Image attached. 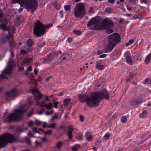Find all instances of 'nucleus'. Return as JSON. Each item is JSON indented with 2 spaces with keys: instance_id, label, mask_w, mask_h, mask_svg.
Segmentation results:
<instances>
[{
  "instance_id": "5fc2aeb1",
  "label": "nucleus",
  "mask_w": 151,
  "mask_h": 151,
  "mask_svg": "<svg viewBox=\"0 0 151 151\" xmlns=\"http://www.w3.org/2000/svg\"><path fill=\"white\" fill-rule=\"evenodd\" d=\"M142 57L143 56L141 55L139 56L137 58V60L138 61H140L142 60Z\"/></svg>"
},
{
  "instance_id": "4468645a",
  "label": "nucleus",
  "mask_w": 151,
  "mask_h": 151,
  "mask_svg": "<svg viewBox=\"0 0 151 151\" xmlns=\"http://www.w3.org/2000/svg\"><path fill=\"white\" fill-rule=\"evenodd\" d=\"M39 105L41 107H45L47 110H49L52 109V104L51 103H50L48 104H45L43 105H41V104Z\"/></svg>"
},
{
  "instance_id": "412c9836",
  "label": "nucleus",
  "mask_w": 151,
  "mask_h": 151,
  "mask_svg": "<svg viewBox=\"0 0 151 151\" xmlns=\"http://www.w3.org/2000/svg\"><path fill=\"white\" fill-rule=\"evenodd\" d=\"M86 139L89 141L91 140L92 139V135L90 133H86Z\"/></svg>"
},
{
  "instance_id": "9d476101",
  "label": "nucleus",
  "mask_w": 151,
  "mask_h": 151,
  "mask_svg": "<svg viewBox=\"0 0 151 151\" xmlns=\"http://www.w3.org/2000/svg\"><path fill=\"white\" fill-rule=\"evenodd\" d=\"M61 52L60 51L58 52L52 51L49 53L47 56V58H42L43 60V63H49L53 60V58L56 57H58V55L59 54H61Z\"/></svg>"
},
{
  "instance_id": "69168bd1",
  "label": "nucleus",
  "mask_w": 151,
  "mask_h": 151,
  "mask_svg": "<svg viewBox=\"0 0 151 151\" xmlns=\"http://www.w3.org/2000/svg\"><path fill=\"white\" fill-rule=\"evenodd\" d=\"M127 9L129 11H130L132 9V7H130L129 6L127 5L126 6Z\"/></svg>"
},
{
  "instance_id": "37998d69",
  "label": "nucleus",
  "mask_w": 151,
  "mask_h": 151,
  "mask_svg": "<svg viewBox=\"0 0 151 151\" xmlns=\"http://www.w3.org/2000/svg\"><path fill=\"white\" fill-rule=\"evenodd\" d=\"M114 30L113 29H109L106 31V33L109 34L113 32Z\"/></svg>"
},
{
  "instance_id": "7c9ffc66",
  "label": "nucleus",
  "mask_w": 151,
  "mask_h": 151,
  "mask_svg": "<svg viewBox=\"0 0 151 151\" xmlns=\"http://www.w3.org/2000/svg\"><path fill=\"white\" fill-rule=\"evenodd\" d=\"M25 141L27 144L28 145H31V142L30 139L27 137H25Z\"/></svg>"
},
{
  "instance_id": "a19ab883",
  "label": "nucleus",
  "mask_w": 151,
  "mask_h": 151,
  "mask_svg": "<svg viewBox=\"0 0 151 151\" xmlns=\"http://www.w3.org/2000/svg\"><path fill=\"white\" fill-rule=\"evenodd\" d=\"M52 131L51 130H48L47 131H44V132L45 134L50 135Z\"/></svg>"
},
{
  "instance_id": "ddd939ff",
  "label": "nucleus",
  "mask_w": 151,
  "mask_h": 151,
  "mask_svg": "<svg viewBox=\"0 0 151 151\" xmlns=\"http://www.w3.org/2000/svg\"><path fill=\"white\" fill-rule=\"evenodd\" d=\"M88 96L86 94H80L78 96V98L79 101L81 103H84L86 102Z\"/></svg>"
},
{
  "instance_id": "473e14b6",
  "label": "nucleus",
  "mask_w": 151,
  "mask_h": 151,
  "mask_svg": "<svg viewBox=\"0 0 151 151\" xmlns=\"http://www.w3.org/2000/svg\"><path fill=\"white\" fill-rule=\"evenodd\" d=\"M73 33L74 34L78 36L80 35L81 34V32L79 30H74Z\"/></svg>"
},
{
  "instance_id": "dca6fc26",
  "label": "nucleus",
  "mask_w": 151,
  "mask_h": 151,
  "mask_svg": "<svg viewBox=\"0 0 151 151\" xmlns=\"http://www.w3.org/2000/svg\"><path fill=\"white\" fill-rule=\"evenodd\" d=\"M96 68L99 70H103L104 68V66L103 65H101L99 62H97L96 65Z\"/></svg>"
},
{
  "instance_id": "0eeeda50",
  "label": "nucleus",
  "mask_w": 151,
  "mask_h": 151,
  "mask_svg": "<svg viewBox=\"0 0 151 151\" xmlns=\"http://www.w3.org/2000/svg\"><path fill=\"white\" fill-rule=\"evenodd\" d=\"M85 6L81 3L76 4L74 9V14L77 18H80L84 17L86 14Z\"/></svg>"
},
{
  "instance_id": "4c0bfd02",
  "label": "nucleus",
  "mask_w": 151,
  "mask_h": 151,
  "mask_svg": "<svg viewBox=\"0 0 151 151\" xmlns=\"http://www.w3.org/2000/svg\"><path fill=\"white\" fill-rule=\"evenodd\" d=\"M131 103V105H134L137 104V101L136 99L133 100L132 101Z\"/></svg>"
},
{
  "instance_id": "aec40b11",
  "label": "nucleus",
  "mask_w": 151,
  "mask_h": 151,
  "mask_svg": "<svg viewBox=\"0 0 151 151\" xmlns=\"http://www.w3.org/2000/svg\"><path fill=\"white\" fill-rule=\"evenodd\" d=\"M14 24L16 25L19 26L21 24V22L19 18H17L14 21Z\"/></svg>"
},
{
  "instance_id": "c9c22d12",
  "label": "nucleus",
  "mask_w": 151,
  "mask_h": 151,
  "mask_svg": "<svg viewBox=\"0 0 151 151\" xmlns=\"http://www.w3.org/2000/svg\"><path fill=\"white\" fill-rule=\"evenodd\" d=\"M127 120V118L125 116H122L121 118V121L122 122L125 123Z\"/></svg>"
},
{
  "instance_id": "f704fd0d",
  "label": "nucleus",
  "mask_w": 151,
  "mask_h": 151,
  "mask_svg": "<svg viewBox=\"0 0 151 151\" xmlns=\"http://www.w3.org/2000/svg\"><path fill=\"white\" fill-rule=\"evenodd\" d=\"M62 142L59 141L56 145V147L57 148H59L62 146Z\"/></svg>"
},
{
  "instance_id": "4be33fe9",
  "label": "nucleus",
  "mask_w": 151,
  "mask_h": 151,
  "mask_svg": "<svg viewBox=\"0 0 151 151\" xmlns=\"http://www.w3.org/2000/svg\"><path fill=\"white\" fill-rule=\"evenodd\" d=\"M34 43L33 41L31 39H29L26 42L27 45L29 47L32 46Z\"/></svg>"
},
{
  "instance_id": "052dcab7",
  "label": "nucleus",
  "mask_w": 151,
  "mask_h": 151,
  "mask_svg": "<svg viewBox=\"0 0 151 151\" xmlns=\"http://www.w3.org/2000/svg\"><path fill=\"white\" fill-rule=\"evenodd\" d=\"M24 70V68L23 67H19V71H23Z\"/></svg>"
},
{
  "instance_id": "c85d7f7f",
  "label": "nucleus",
  "mask_w": 151,
  "mask_h": 151,
  "mask_svg": "<svg viewBox=\"0 0 151 151\" xmlns=\"http://www.w3.org/2000/svg\"><path fill=\"white\" fill-rule=\"evenodd\" d=\"M9 37L8 36H7L6 37L2 38L1 40H2L3 43H4L5 42H6L7 40H9Z\"/></svg>"
},
{
  "instance_id": "338daca9",
  "label": "nucleus",
  "mask_w": 151,
  "mask_h": 151,
  "mask_svg": "<svg viewBox=\"0 0 151 151\" xmlns=\"http://www.w3.org/2000/svg\"><path fill=\"white\" fill-rule=\"evenodd\" d=\"M33 131H34V132L35 133H36L37 132V128L36 127H34L33 128Z\"/></svg>"
},
{
  "instance_id": "72a5a7b5",
  "label": "nucleus",
  "mask_w": 151,
  "mask_h": 151,
  "mask_svg": "<svg viewBox=\"0 0 151 151\" xmlns=\"http://www.w3.org/2000/svg\"><path fill=\"white\" fill-rule=\"evenodd\" d=\"M10 46L11 47L13 48L15 47V44L13 40L9 42Z\"/></svg>"
},
{
  "instance_id": "58836bf2",
  "label": "nucleus",
  "mask_w": 151,
  "mask_h": 151,
  "mask_svg": "<svg viewBox=\"0 0 151 151\" xmlns=\"http://www.w3.org/2000/svg\"><path fill=\"white\" fill-rule=\"evenodd\" d=\"M64 8L66 11H68L70 9V6L69 5H65L64 6Z\"/></svg>"
},
{
  "instance_id": "bb28decb",
  "label": "nucleus",
  "mask_w": 151,
  "mask_h": 151,
  "mask_svg": "<svg viewBox=\"0 0 151 151\" xmlns=\"http://www.w3.org/2000/svg\"><path fill=\"white\" fill-rule=\"evenodd\" d=\"M70 101V99H65L63 101V104L65 106L69 104V102Z\"/></svg>"
},
{
  "instance_id": "6e6552de",
  "label": "nucleus",
  "mask_w": 151,
  "mask_h": 151,
  "mask_svg": "<svg viewBox=\"0 0 151 151\" xmlns=\"http://www.w3.org/2000/svg\"><path fill=\"white\" fill-rule=\"evenodd\" d=\"M33 32L34 35L36 36L40 37L45 33L44 25L39 20H37L35 23Z\"/></svg>"
},
{
  "instance_id": "bf43d9fd",
  "label": "nucleus",
  "mask_w": 151,
  "mask_h": 151,
  "mask_svg": "<svg viewBox=\"0 0 151 151\" xmlns=\"http://www.w3.org/2000/svg\"><path fill=\"white\" fill-rule=\"evenodd\" d=\"M35 81L36 82H40L41 81V77L40 76L39 77L37 80H35Z\"/></svg>"
},
{
  "instance_id": "ea45409f",
  "label": "nucleus",
  "mask_w": 151,
  "mask_h": 151,
  "mask_svg": "<svg viewBox=\"0 0 151 151\" xmlns=\"http://www.w3.org/2000/svg\"><path fill=\"white\" fill-rule=\"evenodd\" d=\"M15 28L14 26H12V28L10 29L9 31L11 32L12 34H14L15 31Z\"/></svg>"
},
{
  "instance_id": "8fccbe9b",
  "label": "nucleus",
  "mask_w": 151,
  "mask_h": 151,
  "mask_svg": "<svg viewBox=\"0 0 151 151\" xmlns=\"http://www.w3.org/2000/svg\"><path fill=\"white\" fill-rule=\"evenodd\" d=\"M37 94V98L39 99H40L42 98V95H41L39 92Z\"/></svg>"
},
{
  "instance_id": "f8f14e48",
  "label": "nucleus",
  "mask_w": 151,
  "mask_h": 151,
  "mask_svg": "<svg viewBox=\"0 0 151 151\" xmlns=\"http://www.w3.org/2000/svg\"><path fill=\"white\" fill-rule=\"evenodd\" d=\"M68 136L69 139H71L72 137V132L73 131V127L71 125H69L68 127Z\"/></svg>"
},
{
  "instance_id": "c756f323",
  "label": "nucleus",
  "mask_w": 151,
  "mask_h": 151,
  "mask_svg": "<svg viewBox=\"0 0 151 151\" xmlns=\"http://www.w3.org/2000/svg\"><path fill=\"white\" fill-rule=\"evenodd\" d=\"M77 137L78 140H81L83 139V135L81 133H78L77 134Z\"/></svg>"
},
{
  "instance_id": "f03ea898",
  "label": "nucleus",
  "mask_w": 151,
  "mask_h": 151,
  "mask_svg": "<svg viewBox=\"0 0 151 151\" xmlns=\"http://www.w3.org/2000/svg\"><path fill=\"white\" fill-rule=\"evenodd\" d=\"M109 94L104 88L101 91L96 92L92 95L88 96L86 102L88 106H98L102 99L109 100Z\"/></svg>"
},
{
  "instance_id": "cd10ccee",
  "label": "nucleus",
  "mask_w": 151,
  "mask_h": 151,
  "mask_svg": "<svg viewBox=\"0 0 151 151\" xmlns=\"http://www.w3.org/2000/svg\"><path fill=\"white\" fill-rule=\"evenodd\" d=\"M52 26V24L51 23H50L49 24L44 25L45 31L46 29H49Z\"/></svg>"
},
{
  "instance_id": "39448f33",
  "label": "nucleus",
  "mask_w": 151,
  "mask_h": 151,
  "mask_svg": "<svg viewBox=\"0 0 151 151\" xmlns=\"http://www.w3.org/2000/svg\"><path fill=\"white\" fill-rule=\"evenodd\" d=\"M26 111V110H24L22 108L16 109L14 113L10 114L7 117L4 116L3 122L10 123L13 121H19L21 119L23 114Z\"/></svg>"
},
{
  "instance_id": "864d4df0",
  "label": "nucleus",
  "mask_w": 151,
  "mask_h": 151,
  "mask_svg": "<svg viewBox=\"0 0 151 151\" xmlns=\"http://www.w3.org/2000/svg\"><path fill=\"white\" fill-rule=\"evenodd\" d=\"M58 117V116L57 115H55L54 116H52V118L50 119V121H52L54 119H55L57 118Z\"/></svg>"
},
{
  "instance_id": "3c124183",
  "label": "nucleus",
  "mask_w": 151,
  "mask_h": 151,
  "mask_svg": "<svg viewBox=\"0 0 151 151\" xmlns=\"http://www.w3.org/2000/svg\"><path fill=\"white\" fill-rule=\"evenodd\" d=\"M28 134V135L30 136V137H35L34 135L32 133H31V132L30 131L29 132Z\"/></svg>"
},
{
  "instance_id": "f257e3e1",
  "label": "nucleus",
  "mask_w": 151,
  "mask_h": 151,
  "mask_svg": "<svg viewBox=\"0 0 151 151\" xmlns=\"http://www.w3.org/2000/svg\"><path fill=\"white\" fill-rule=\"evenodd\" d=\"M91 27L90 29L93 30H101L103 29H109L112 28L114 25V23L111 19L108 18L104 19L102 22L101 18L98 17L92 19L87 25L88 27Z\"/></svg>"
},
{
  "instance_id": "6ab92c4d",
  "label": "nucleus",
  "mask_w": 151,
  "mask_h": 151,
  "mask_svg": "<svg viewBox=\"0 0 151 151\" xmlns=\"http://www.w3.org/2000/svg\"><path fill=\"white\" fill-rule=\"evenodd\" d=\"M151 60V54H149L146 57V59L145 60L146 64H148L150 62Z\"/></svg>"
},
{
  "instance_id": "13d9d810",
  "label": "nucleus",
  "mask_w": 151,
  "mask_h": 151,
  "mask_svg": "<svg viewBox=\"0 0 151 151\" xmlns=\"http://www.w3.org/2000/svg\"><path fill=\"white\" fill-rule=\"evenodd\" d=\"M106 55L104 54H103L101 55H100L99 57L100 58H104L105 57H106Z\"/></svg>"
},
{
  "instance_id": "20e7f679",
  "label": "nucleus",
  "mask_w": 151,
  "mask_h": 151,
  "mask_svg": "<svg viewBox=\"0 0 151 151\" xmlns=\"http://www.w3.org/2000/svg\"><path fill=\"white\" fill-rule=\"evenodd\" d=\"M108 37L109 41L107 45L104 47L103 50L98 51L97 52V55H100L104 52L106 53L111 51L116 44L121 41L119 35L117 33H114L110 35Z\"/></svg>"
},
{
  "instance_id": "b1692460",
  "label": "nucleus",
  "mask_w": 151,
  "mask_h": 151,
  "mask_svg": "<svg viewBox=\"0 0 151 151\" xmlns=\"http://www.w3.org/2000/svg\"><path fill=\"white\" fill-rule=\"evenodd\" d=\"M134 75L133 73H131L129 74V78H127L126 79V81L127 82H129L130 81H131L132 80V79H133V78L134 77Z\"/></svg>"
},
{
  "instance_id": "680f3d73",
  "label": "nucleus",
  "mask_w": 151,
  "mask_h": 151,
  "mask_svg": "<svg viewBox=\"0 0 151 151\" xmlns=\"http://www.w3.org/2000/svg\"><path fill=\"white\" fill-rule=\"evenodd\" d=\"M93 7H90L89 9L88 12L90 13H92L93 12Z\"/></svg>"
},
{
  "instance_id": "49530a36",
  "label": "nucleus",
  "mask_w": 151,
  "mask_h": 151,
  "mask_svg": "<svg viewBox=\"0 0 151 151\" xmlns=\"http://www.w3.org/2000/svg\"><path fill=\"white\" fill-rule=\"evenodd\" d=\"M142 16L140 14H135L134 15V17L136 18L140 19L142 18Z\"/></svg>"
},
{
  "instance_id": "de8ad7c7",
  "label": "nucleus",
  "mask_w": 151,
  "mask_h": 151,
  "mask_svg": "<svg viewBox=\"0 0 151 151\" xmlns=\"http://www.w3.org/2000/svg\"><path fill=\"white\" fill-rule=\"evenodd\" d=\"M150 80L148 79H145L144 81L143 82V83L145 84H147V83H150Z\"/></svg>"
},
{
  "instance_id": "2eb2a0df",
  "label": "nucleus",
  "mask_w": 151,
  "mask_h": 151,
  "mask_svg": "<svg viewBox=\"0 0 151 151\" xmlns=\"http://www.w3.org/2000/svg\"><path fill=\"white\" fill-rule=\"evenodd\" d=\"M69 56V54H65L61 56L59 59H60L61 62H63L64 60H67Z\"/></svg>"
},
{
  "instance_id": "4d7b16f0",
  "label": "nucleus",
  "mask_w": 151,
  "mask_h": 151,
  "mask_svg": "<svg viewBox=\"0 0 151 151\" xmlns=\"http://www.w3.org/2000/svg\"><path fill=\"white\" fill-rule=\"evenodd\" d=\"M33 114V113L32 111H31L29 113L27 114V116L28 117H30Z\"/></svg>"
},
{
  "instance_id": "0e129e2a",
  "label": "nucleus",
  "mask_w": 151,
  "mask_h": 151,
  "mask_svg": "<svg viewBox=\"0 0 151 151\" xmlns=\"http://www.w3.org/2000/svg\"><path fill=\"white\" fill-rule=\"evenodd\" d=\"M33 123L32 121L28 123V125L29 127H31L33 126Z\"/></svg>"
},
{
  "instance_id": "f3484780",
  "label": "nucleus",
  "mask_w": 151,
  "mask_h": 151,
  "mask_svg": "<svg viewBox=\"0 0 151 151\" xmlns=\"http://www.w3.org/2000/svg\"><path fill=\"white\" fill-rule=\"evenodd\" d=\"M126 59L127 62L130 65H132L133 63L131 57L130 56L127 55L126 57Z\"/></svg>"
},
{
  "instance_id": "e433bc0d",
  "label": "nucleus",
  "mask_w": 151,
  "mask_h": 151,
  "mask_svg": "<svg viewBox=\"0 0 151 151\" xmlns=\"http://www.w3.org/2000/svg\"><path fill=\"white\" fill-rule=\"evenodd\" d=\"M31 90L32 91V93L34 95H35L36 94H37L38 93H39L36 89H32Z\"/></svg>"
},
{
  "instance_id": "423d86ee",
  "label": "nucleus",
  "mask_w": 151,
  "mask_h": 151,
  "mask_svg": "<svg viewBox=\"0 0 151 151\" xmlns=\"http://www.w3.org/2000/svg\"><path fill=\"white\" fill-rule=\"evenodd\" d=\"M16 141L14 136L11 134L5 133L0 135V149L5 147L8 143Z\"/></svg>"
},
{
  "instance_id": "5701e85b",
  "label": "nucleus",
  "mask_w": 151,
  "mask_h": 151,
  "mask_svg": "<svg viewBox=\"0 0 151 151\" xmlns=\"http://www.w3.org/2000/svg\"><path fill=\"white\" fill-rule=\"evenodd\" d=\"M0 29H2L4 31L6 30L7 28L6 27V24L4 23L0 24Z\"/></svg>"
},
{
  "instance_id": "a18cd8bd",
  "label": "nucleus",
  "mask_w": 151,
  "mask_h": 151,
  "mask_svg": "<svg viewBox=\"0 0 151 151\" xmlns=\"http://www.w3.org/2000/svg\"><path fill=\"white\" fill-rule=\"evenodd\" d=\"M79 119L80 121L82 122L84 121V116L82 115H81L79 116Z\"/></svg>"
},
{
  "instance_id": "e2e57ef3",
  "label": "nucleus",
  "mask_w": 151,
  "mask_h": 151,
  "mask_svg": "<svg viewBox=\"0 0 151 151\" xmlns=\"http://www.w3.org/2000/svg\"><path fill=\"white\" fill-rule=\"evenodd\" d=\"M56 125V124L55 123H54V124H50V127L51 128H54L55 127Z\"/></svg>"
},
{
  "instance_id": "9b49d317",
  "label": "nucleus",
  "mask_w": 151,
  "mask_h": 151,
  "mask_svg": "<svg viewBox=\"0 0 151 151\" xmlns=\"http://www.w3.org/2000/svg\"><path fill=\"white\" fill-rule=\"evenodd\" d=\"M18 93L15 88L12 89L10 91L7 92L5 94V96L6 97H9L10 96H14L16 95Z\"/></svg>"
},
{
  "instance_id": "2f4dec72",
  "label": "nucleus",
  "mask_w": 151,
  "mask_h": 151,
  "mask_svg": "<svg viewBox=\"0 0 151 151\" xmlns=\"http://www.w3.org/2000/svg\"><path fill=\"white\" fill-rule=\"evenodd\" d=\"M38 46L40 48L43 47L45 45V42H40L38 44Z\"/></svg>"
},
{
  "instance_id": "393cba45",
  "label": "nucleus",
  "mask_w": 151,
  "mask_h": 151,
  "mask_svg": "<svg viewBox=\"0 0 151 151\" xmlns=\"http://www.w3.org/2000/svg\"><path fill=\"white\" fill-rule=\"evenodd\" d=\"M103 82L102 80L100 79L96 83V85H97V87H100L101 88H102V86Z\"/></svg>"
},
{
  "instance_id": "09e8293b",
  "label": "nucleus",
  "mask_w": 151,
  "mask_h": 151,
  "mask_svg": "<svg viewBox=\"0 0 151 151\" xmlns=\"http://www.w3.org/2000/svg\"><path fill=\"white\" fill-rule=\"evenodd\" d=\"M20 53L22 54H26L28 53V52L26 51L22 50H20Z\"/></svg>"
},
{
  "instance_id": "6e6d98bb",
  "label": "nucleus",
  "mask_w": 151,
  "mask_h": 151,
  "mask_svg": "<svg viewBox=\"0 0 151 151\" xmlns=\"http://www.w3.org/2000/svg\"><path fill=\"white\" fill-rule=\"evenodd\" d=\"M32 68L31 66H30L29 67H28L27 70V71H31L32 70Z\"/></svg>"
},
{
  "instance_id": "c03bdc74",
  "label": "nucleus",
  "mask_w": 151,
  "mask_h": 151,
  "mask_svg": "<svg viewBox=\"0 0 151 151\" xmlns=\"http://www.w3.org/2000/svg\"><path fill=\"white\" fill-rule=\"evenodd\" d=\"M110 136V135L109 134L107 133L103 137V139H107Z\"/></svg>"
},
{
  "instance_id": "a211bd4d",
  "label": "nucleus",
  "mask_w": 151,
  "mask_h": 151,
  "mask_svg": "<svg viewBox=\"0 0 151 151\" xmlns=\"http://www.w3.org/2000/svg\"><path fill=\"white\" fill-rule=\"evenodd\" d=\"M33 60V58H26L23 60V63H27L31 62Z\"/></svg>"
},
{
  "instance_id": "774afa93",
  "label": "nucleus",
  "mask_w": 151,
  "mask_h": 151,
  "mask_svg": "<svg viewBox=\"0 0 151 151\" xmlns=\"http://www.w3.org/2000/svg\"><path fill=\"white\" fill-rule=\"evenodd\" d=\"M134 41H135L134 40V39H132L130 40H129V43L131 44H132L134 42Z\"/></svg>"
},
{
  "instance_id": "1a4fd4ad",
  "label": "nucleus",
  "mask_w": 151,
  "mask_h": 151,
  "mask_svg": "<svg viewBox=\"0 0 151 151\" xmlns=\"http://www.w3.org/2000/svg\"><path fill=\"white\" fill-rule=\"evenodd\" d=\"M9 64L2 71V74L0 75V79H4L6 78L5 74H9L12 72L13 68L16 65V63L14 60H10L8 62Z\"/></svg>"
},
{
  "instance_id": "a878e982",
  "label": "nucleus",
  "mask_w": 151,
  "mask_h": 151,
  "mask_svg": "<svg viewBox=\"0 0 151 151\" xmlns=\"http://www.w3.org/2000/svg\"><path fill=\"white\" fill-rule=\"evenodd\" d=\"M147 114V112L146 110L144 111L142 113L139 115V116L141 118L144 117Z\"/></svg>"
},
{
  "instance_id": "603ef678",
  "label": "nucleus",
  "mask_w": 151,
  "mask_h": 151,
  "mask_svg": "<svg viewBox=\"0 0 151 151\" xmlns=\"http://www.w3.org/2000/svg\"><path fill=\"white\" fill-rule=\"evenodd\" d=\"M106 11L109 13H111V9L110 8L108 7L106 9Z\"/></svg>"
},
{
  "instance_id": "7ed1b4c3",
  "label": "nucleus",
  "mask_w": 151,
  "mask_h": 151,
  "mask_svg": "<svg viewBox=\"0 0 151 151\" xmlns=\"http://www.w3.org/2000/svg\"><path fill=\"white\" fill-rule=\"evenodd\" d=\"M13 4L18 3L21 7L18 9V12H21L23 10V8L33 14L38 7V3L37 0H12Z\"/></svg>"
},
{
  "instance_id": "79ce46f5",
  "label": "nucleus",
  "mask_w": 151,
  "mask_h": 151,
  "mask_svg": "<svg viewBox=\"0 0 151 151\" xmlns=\"http://www.w3.org/2000/svg\"><path fill=\"white\" fill-rule=\"evenodd\" d=\"M35 145L37 146H41L42 145L41 143L39 142L37 140L35 141Z\"/></svg>"
}]
</instances>
